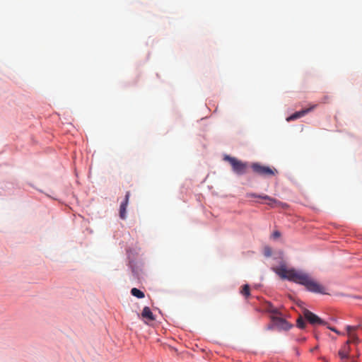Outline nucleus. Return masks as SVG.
Masks as SVG:
<instances>
[{
  "instance_id": "1",
  "label": "nucleus",
  "mask_w": 362,
  "mask_h": 362,
  "mask_svg": "<svg viewBox=\"0 0 362 362\" xmlns=\"http://www.w3.org/2000/svg\"><path fill=\"white\" fill-rule=\"evenodd\" d=\"M274 271L281 279L303 285L310 292L327 294L322 285L302 271L295 269H287L284 266L275 269Z\"/></svg>"
},
{
  "instance_id": "2",
  "label": "nucleus",
  "mask_w": 362,
  "mask_h": 362,
  "mask_svg": "<svg viewBox=\"0 0 362 362\" xmlns=\"http://www.w3.org/2000/svg\"><path fill=\"white\" fill-rule=\"evenodd\" d=\"M223 159L230 164L233 171L237 175H244L247 172L248 165L247 163L228 155L225 156Z\"/></svg>"
},
{
  "instance_id": "3",
  "label": "nucleus",
  "mask_w": 362,
  "mask_h": 362,
  "mask_svg": "<svg viewBox=\"0 0 362 362\" xmlns=\"http://www.w3.org/2000/svg\"><path fill=\"white\" fill-rule=\"evenodd\" d=\"M251 168L254 173L264 177L274 176L278 173V170L274 168L261 165L259 163H254L251 165Z\"/></svg>"
},
{
  "instance_id": "4",
  "label": "nucleus",
  "mask_w": 362,
  "mask_h": 362,
  "mask_svg": "<svg viewBox=\"0 0 362 362\" xmlns=\"http://www.w3.org/2000/svg\"><path fill=\"white\" fill-rule=\"evenodd\" d=\"M272 321L273 322L272 325L269 327V329H272L273 327H276L279 330H288L292 325L289 324L286 320L282 317L272 315L271 317Z\"/></svg>"
},
{
  "instance_id": "5",
  "label": "nucleus",
  "mask_w": 362,
  "mask_h": 362,
  "mask_svg": "<svg viewBox=\"0 0 362 362\" xmlns=\"http://www.w3.org/2000/svg\"><path fill=\"white\" fill-rule=\"evenodd\" d=\"M303 317L313 325H325V322L322 319L308 310H304Z\"/></svg>"
},
{
  "instance_id": "6",
  "label": "nucleus",
  "mask_w": 362,
  "mask_h": 362,
  "mask_svg": "<svg viewBox=\"0 0 362 362\" xmlns=\"http://www.w3.org/2000/svg\"><path fill=\"white\" fill-rule=\"evenodd\" d=\"M317 105H312L309 108H306V109H304V110H302L300 111H298V112H296L295 113L292 114L291 115H290L289 117H288L286 118V121L287 122H291V121H293V120H295V119H297L301 117H303L304 115H305L307 113L310 112V111H312L313 110H314L315 108Z\"/></svg>"
},
{
  "instance_id": "7",
  "label": "nucleus",
  "mask_w": 362,
  "mask_h": 362,
  "mask_svg": "<svg viewBox=\"0 0 362 362\" xmlns=\"http://www.w3.org/2000/svg\"><path fill=\"white\" fill-rule=\"evenodd\" d=\"M129 197H130V192H127L124 200L121 203L120 208H119V216L122 219L126 218V211H127V206L129 203Z\"/></svg>"
},
{
  "instance_id": "8",
  "label": "nucleus",
  "mask_w": 362,
  "mask_h": 362,
  "mask_svg": "<svg viewBox=\"0 0 362 362\" xmlns=\"http://www.w3.org/2000/svg\"><path fill=\"white\" fill-rule=\"evenodd\" d=\"M258 198L263 199L265 200H268L267 204L272 207L281 206L284 207L286 206V204H284L268 195L264 194V196H258Z\"/></svg>"
},
{
  "instance_id": "9",
  "label": "nucleus",
  "mask_w": 362,
  "mask_h": 362,
  "mask_svg": "<svg viewBox=\"0 0 362 362\" xmlns=\"http://www.w3.org/2000/svg\"><path fill=\"white\" fill-rule=\"evenodd\" d=\"M358 327H355V326H350V325H348L346 327V330H347V332H348V335H349V339L348 341H346L347 343H357L358 341V339L357 337V336L353 333V332H354L356 329H357Z\"/></svg>"
},
{
  "instance_id": "10",
  "label": "nucleus",
  "mask_w": 362,
  "mask_h": 362,
  "mask_svg": "<svg viewBox=\"0 0 362 362\" xmlns=\"http://www.w3.org/2000/svg\"><path fill=\"white\" fill-rule=\"evenodd\" d=\"M141 316L143 318L147 319L150 321H153L155 320V317L153 313L151 312V309L147 306L144 308L141 313Z\"/></svg>"
},
{
  "instance_id": "11",
  "label": "nucleus",
  "mask_w": 362,
  "mask_h": 362,
  "mask_svg": "<svg viewBox=\"0 0 362 362\" xmlns=\"http://www.w3.org/2000/svg\"><path fill=\"white\" fill-rule=\"evenodd\" d=\"M131 294L138 298H144V293L136 288H133L131 290Z\"/></svg>"
},
{
  "instance_id": "12",
  "label": "nucleus",
  "mask_w": 362,
  "mask_h": 362,
  "mask_svg": "<svg viewBox=\"0 0 362 362\" xmlns=\"http://www.w3.org/2000/svg\"><path fill=\"white\" fill-rule=\"evenodd\" d=\"M240 293L244 296L245 298H248L250 295V286L247 284L244 285L242 287L240 291Z\"/></svg>"
},
{
  "instance_id": "13",
  "label": "nucleus",
  "mask_w": 362,
  "mask_h": 362,
  "mask_svg": "<svg viewBox=\"0 0 362 362\" xmlns=\"http://www.w3.org/2000/svg\"><path fill=\"white\" fill-rule=\"evenodd\" d=\"M339 356H340L341 360L351 358V356L342 349H340L339 351Z\"/></svg>"
},
{
  "instance_id": "14",
  "label": "nucleus",
  "mask_w": 362,
  "mask_h": 362,
  "mask_svg": "<svg viewBox=\"0 0 362 362\" xmlns=\"http://www.w3.org/2000/svg\"><path fill=\"white\" fill-rule=\"evenodd\" d=\"M296 324H297V326L300 328V329H303L305 328V322L303 320V318L300 316L298 319H297V321H296Z\"/></svg>"
},
{
  "instance_id": "15",
  "label": "nucleus",
  "mask_w": 362,
  "mask_h": 362,
  "mask_svg": "<svg viewBox=\"0 0 362 362\" xmlns=\"http://www.w3.org/2000/svg\"><path fill=\"white\" fill-rule=\"evenodd\" d=\"M349 343H346L341 348V349H342L343 351H344L346 353H347L348 354H349V351H350V347H349Z\"/></svg>"
},
{
  "instance_id": "16",
  "label": "nucleus",
  "mask_w": 362,
  "mask_h": 362,
  "mask_svg": "<svg viewBox=\"0 0 362 362\" xmlns=\"http://www.w3.org/2000/svg\"><path fill=\"white\" fill-rule=\"evenodd\" d=\"M264 194H257L255 193H247L246 197L251 198V197H258V196H264Z\"/></svg>"
},
{
  "instance_id": "17",
  "label": "nucleus",
  "mask_w": 362,
  "mask_h": 362,
  "mask_svg": "<svg viewBox=\"0 0 362 362\" xmlns=\"http://www.w3.org/2000/svg\"><path fill=\"white\" fill-rule=\"evenodd\" d=\"M272 236L274 238H279L281 236V233L279 231H274L272 234Z\"/></svg>"
},
{
  "instance_id": "18",
  "label": "nucleus",
  "mask_w": 362,
  "mask_h": 362,
  "mask_svg": "<svg viewBox=\"0 0 362 362\" xmlns=\"http://www.w3.org/2000/svg\"><path fill=\"white\" fill-rule=\"evenodd\" d=\"M269 312L274 315H276L278 313V311L276 308H272L270 310H269Z\"/></svg>"
},
{
  "instance_id": "19",
  "label": "nucleus",
  "mask_w": 362,
  "mask_h": 362,
  "mask_svg": "<svg viewBox=\"0 0 362 362\" xmlns=\"http://www.w3.org/2000/svg\"><path fill=\"white\" fill-rule=\"evenodd\" d=\"M329 329H330L332 331H333V332H336V333H338L337 330L335 328H331V327H329Z\"/></svg>"
},
{
  "instance_id": "20",
  "label": "nucleus",
  "mask_w": 362,
  "mask_h": 362,
  "mask_svg": "<svg viewBox=\"0 0 362 362\" xmlns=\"http://www.w3.org/2000/svg\"><path fill=\"white\" fill-rule=\"evenodd\" d=\"M352 360V362H357L356 361H355L354 359H353L352 358H351Z\"/></svg>"
}]
</instances>
